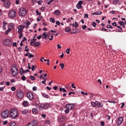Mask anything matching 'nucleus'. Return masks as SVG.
Here are the masks:
<instances>
[{"mask_svg": "<svg viewBox=\"0 0 126 126\" xmlns=\"http://www.w3.org/2000/svg\"><path fill=\"white\" fill-rule=\"evenodd\" d=\"M6 24H7V23L6 22H3V27H5L6 26Z\"/></svg>", "mask_w": 126, "mask_h": 126, "instance_id": "55", "label": "nucleus"}, {"mask_svg": "<svg viewBox=\"0 0 126 126\" xmlns=\"http://www.w3.org/2000/svg\"><path fill=\"white\" fill-rule=\"evenodd\" d=\"M102 14V12L97 11L92 13V15H101Z\"/></svg>", "mask_w": 126, "mask_h": 126, "instance_id": "17", "label": "nucleus"}, {"mask_svg": "<svg viewBox=\"0 0 126 126\" xmlns=\"http://www.w3.org/2000/svg\"><path fill=\"white\" fill-rule=\"evenodd\" d=\"M113 4L116 5V4H121V2L120 0H115L113 1Z\"/></svg>", "mask_w": 126, "mask_h": 126, "instance_id": "22", "label": "nucleus"}, {"mask_svg": "<svg viewBox=\"0 0 126 126\" xmlns=\"http://www.w3.org/2000/svg\"><path fill=\"white\" fill-rule=\"evenodd\" d=\"M32 58H34V55H32V54L30 53L29 55V59H31Z\"/></svg>", "mask_w": 126, "mask_h": 126, "instance_id": "38", "label": "nucleus"}, {"mask_svg": "<svg viewBox=\"0 0 126 126\" xmlns=\"http://www.w3.org/2000/svg\"><path fill=\"white\" fill-rule=\"evenodd\" d=\"M10 31H11V30H10V29H8V30L5 32V34L6 35H8V33H9V32H10Z\"/></svg>", "mask_w": 126, "mask_h": 126, "instance_id": "31", "label": "nucleus"}, {"mask_svg": "<svg viewBox=\"0 0 126 126\" xmlns=\"http://www.w3.org/2000/svg\"><path fill=\"white\" fill-rule=\"evenodd\" d=\"M64 119H65V117H62L61 118L59 119V121H60V122L63 121V120H64Z\"/></svg>", "mask_w": 126, "mask_h": 126, "instance_id": "46", "label": "nucleus"}, {"mask_svg": "<svg viewBox=\"0 0 126 126\" xmlns=\"http://www.w3.org/2000/svg\"><path fill=\"white\" fill-rule=\"evenodd\" d=\"M119 24L121 25V26H124L125 25V22H124L123 21H121L118 22Z\"/></svg>", "mask_w": 126, "mask_h": 126, "instance_id": "30", "label": "nucleus"}, {"mask_svg": "<svg viewBox=\"0 0 126 126\" xmlns=\"http://www.w3.org/2000/svg\"><path fill=\"white\" fill-rule=\"evenodd\" d=\"M89 95H90L91 96H90V98H92V97H93V95H94V94L93 93H89Z\"/></svg>", "mask_w": 126, "mask_h": 126, "instance_id": "57", "label": "nucleus"}, {"mask_svg": "<svg viewBox=\"0 0 126 126\" xmlns=\"http://www.w3.org/2000/svg\"><path fill=\"white\" fill-rule=\"evenodd\" d=\"M77 33V30L76 29H72V32H71V34H76Z\"/></svg>", "mask_w": 126, "mask_h": 126, "instance_id": "24", "label": "nucleus"}, {"mask_svg": "<svg viewBox=\"0 0 126 126\" xmlns=\"http://www.w3.org/2000/svg\"><path fill=\"white\" fill-rule=\"evenodd\" d=\"M49 107H50L49 103H41L40 104V108H42V109H44L45 110H47Z\"/></svg>", "mask_w": 126, "mask_h": 126, "instance_id": "11", "label": "nucleus"}, {"mask_svg": "<svg viewBox=\"0 0 126 126\" xmlns=\"http://www.w3.org/2000/svg\"><path fill=\"white\" fill-rule=\"evenodd\" d=\"M41 95H42V97H43L44 98H46V99H49V98H50V96H49V95L46 94V93H42L41 94Z\"/></svg>", "mask_w": 126, "mask_h": 126, "instance_id": "16", "label": "nucleus"}, {"mask_svg": "<svg viewBox=\"0 0 126 126\" xmlns=\"http://www.w3.org/2000/svg\"><path fill=\"white\" fill-rule=\"evenodd\" d=\"M107 28H110L111 29H113V26H112L111 25H107Z\"/></svg>", "mask_w": 126, "mask_h": 126, "instance_id": "48", "label": "nucleus"}, {"mask_svg": "<svg viewBox=\"0 0 126 126\" xmlns=\"http://www.w3.org/2000/svg\"><path fill=\"white\" fill-rule=\"evenodd\" d=\"M92 25V26H93V27H96V26L97 25V23L95 22H93Z\"/></svg>", "mask_w": 126, "mask_h": 126, "instance_id": "40", "label": "nucleus"}, {"mask_svg": "<svg viewBox=\"0 0 126 126\" xmlns=\"http://www.w3.org/2000/svg\"><path fill=\"white\" fill-rule=\"evenodd\" d=\"M49 37H50V33L47 34V32H44L42 35V39H45L46 40H48Z\"/></svg>", "mask_w": 126, "mask_h": 126, "instance_id": "14", "label": "nucleus"}, {"mask_svg": "<svg viewBox=\"0 0 126 126\" xmlns=\"http://www.w3.org/2000/svg\"><path fill=\"white\" fill-rule=\"evenodd\" d=\"M54 0H46V1H47V4H51V2L52 1H53Z\"/></svg>", "mask_w": 126, "mask_h": 126, "instance_id": "42", "label": "nucleus"}, {"mask_svg": "<svg viewBox=\"0 0 126 126\" xmlns=\"http://www.w3.org/2000/svg\"><path fill=\"white\" fill-rule=\"evenodd\" d=\"M40 44L39 42H34L32 45H31V46H33L34 47H39Z\"/></svg>", "mask_w": 126, "mask_h": 126, "instance_id": "20", "label": "nucleus"}, {"mask_svg": "<svg viewBox=\"0 0 126 126\" xmlns=\"http://www.w3.org/2000/svg\"><path fill=\"white\" fill-rule=\"evenodd\" d=\"M16 89V88H15V87H12L11 88V90H12V91H15Z\"/></svg>", "mask_w": 126, "mask_h": 126, "instance_id": "52", "label": "nucleus"}, {"mask_svg": "<svg viewBox=\"0 0 126 126\" xmlns=\"http://www.w3.org/2000/svg\"><path fill=\"white\" fill-rule=\"evenodd\" d=\"M21 79L23 81H25V80H26V77H25V76H22L21 77Z\"/></svg>", "mask_w": 126, "mask_h": 126, "instance_id": "41", "label": "nucleus"}, {"mask_svg": "<svg viewBox=\"0 0 126 126\" xmlns=\"http://www.w3.org/2000/svg\"><path fill=\"white\" fill-rule=\"evenodd\" d=\"M26 24V25H27L28 26H29V25H30V24H31V22H27V23H25Z\"/></svg>", "mask_w": 126, "mask_h": 126, "instance_id": "60", "label": "nucleus"}, {"mask_svg": "<svg viewBox=\"0 0 126 126\" xmlns=\"http://www.w3.org/2000/svg\"><path fill=\"white\" fill-rule=\"evenodd\" d=\"M23 27L24 28H28L29 27V26L26 25V24H25V23H23Z\"/></svg>", "mask_w": 126, "mask_h": 126, "instance_id": "47", "label": "nucleus"}, {"mask_svg": "<svg viewBox=\"0 0 126 126\" xmlns=\"http://www.w3.org/2000/svg\"><path fill=\"white\" fill-rule=\"evenodd\" d=\"M36 41H37V39L35 38V36H33V38L31 39L30 45H33V43H36Z\"/></svg>", "mask_w": 126, "mask_h": 126, "instance_id": "18", "label": "nucleus"}, {"mask_svg": "<svg viewBox=\"0 0 126 126\" xmlns=\"http://www.w3.org/2000/svg\"><path fill=\"white\" fill-rule=\"evenodd\" d=\"M60 67L62 69H63L64 68V64L63 63H61Z\"/></svg>", "mask_w": 126, "mask_h": 126, "instance_id": "33", "label": "nucleus"}, {"mask_svg": "<svg viewBox=\"0 0 126 126\" xmlns=\"http://www.w3.org/2000/svg\"><path fill=\"white\" fill-rule=\"evenodd\" d=\"M17 96L19 99H22L24 97L23 92L20 90H18L17 91Z\"/></svg>", "mask_w": 126, "mask_h": 126, "instance_id": "8", "label": "nucleus"}, {"mask_svg": "<svg viewBox=\"0 0 126 126\" xmlns=\"http://www.w3.org/2000/svg\"><path fill=\"white\" fill-rule=\"evenodd\" d=\"M79 25H78V23L75 22V28H78Z\"/></svg>", "mask_w": 126, "mask_h": 126, "instance_id": "39", "label": "nucleus"}, {"mask_svg": "<svg viewBox=\"0 0 126 126\" xmlns=\"http://www.w3.org/2000/svg\"><path fill=\"white\" fill-rule=\"evenodd\" d=\"M69 111L70 110L69 109L66 108V109L64 110V113H65V114H68V113H69Z\"/></svg>", "mask_w": 126, "mask_h": 126, "instance_id": "44", "label": "nucleus"}, {"mask_svg": "<svg viewBox=\"0 0 126 126\" xmlns=\"http://www.w3.org/2000/svg\"><path fill=\"white\" fill-rule=\"evenodd\" d=\"M34 69H36V67H35L34 65H32V71H34Z\"/></svg>", "mask_w": 126, "mask_h": 126, "instance_id": "50", "label": "nucleus"}, {"mask_svg": "<svg viewBox=\"0 0 126 126\" xmlns=\"http://www.w3.org/2000/svg\"><path fill=\"white\" fill-rule=\"evenodd\" d=\"M15 3H16V4H19V3H20L19 0H16Z\"/></svg>", "mask_w": 126, "mask_h": 126, "instance_id": "63", "label": "nucleus"}, {"mask_svg": "<svg viewBox=\"0 0 126 126\" xmlns=\"http://www.w3.org/2000/svg\"><path fill=\"white\" fill-rule=\"evenodd\" d=\"M38 123L36 120H32V122L29 123L26 126H37Z\"/></svg>", "mask_w": 126, "mask_h": 126, "instance_id": "10", "label": "nucleus"}, {"mask_svg": "<svg viewBox=\"0 0 126 126\" xmlns=\"http://www.w3.org/2000/svg\"><path fill=\"white\" fill-rule=\"evenodd\" d=\"M30 79H31V80L33 81V80H35V77L33 76L32 75H31L30 76Z\"/></svg>", "mask_w": 126, "mask_h": 126, "instance_id": "43", "label": "nucleus"}, {"mask_svg": "<svg viewBox=\"0 0 126 126\" xmlns=\"http://www.w3.org/2000/svg\"><path fill=\"white\" fill-rule=\"evenodd\" d=\"M27 97L29 99V100H33L34 99V96L33 95V94L32 93H28L27 94Z\"/></svg>", "mask_w": 126, "mask_h": 126, "instance_id": "13", "label": "nucleus"}, {"mask_svg": "<svg viewBox=\"0 0 126 126\" xmlns=\"http://www.w3.org/2000/svg\"><path fill=\"white\" fill-rule=\"evenodd\" d=\"M10 117L11 119H16L17 117H18L17 110L14 109H12L10 111Z\"/></svg>", "mask_w": 126, "mask_h": 126, "instance_id": "2", "label": "nucleus"}, {"mask_svg": "<svg viewBox=\"0 0 126 126\" xmlns=\"http://www.w3.org/2000/svg\"><path fill=\"white\" fill-rule=\"evenodd\" d=\"M82 3H83V1H82V0H80L78 2V4H80V5H82Z\"/></svg>", "mask_w": 126, "mask_h": 126, "instance_id": "54", "label": "nucleus"}, {"mask_svg": "<svg viewBox=\"0 0 126 126\" xmlns=\"http://www.w3.org/2000/svg\"><path fill=\"white\" fill-rule=\"evenodd\" d=\"M69 31H70V27H66V28L65 29V32L67 33V32H69Z\"/></svg>", "mask_w": 126, "mask_h": 126, "instance_id": "25", "label": "nucleus"}, {"mask_svg": "<svg viewBox=\"0 0 126 126\" xmlns=\"http://www.w3.org/2000/svg\"><path fill=\"white\" fill-rule=\"evenodd\" d=\"M17 29L18 33L20 34L19 36V39H21V38H22V36H23V33H22V32H23V29H24L23 26L20 25L18 27Z\"/></svg>", "mask_w": 126, "mask_h": 126, "instance_id": "3", "label": "nucleus"}, {"mask_svg": "<svg viewBox=\"0 0 126 126\" xmlns=\"http://www.w3.org/2000/svg\"><path fill=\"white\" fill-rule=\"evenodd\" d=\"M118 32H124V31L123 30V28H121L117 30Z\"/></svg>", "mask_w": 126, "mask_h": 126, "instance_id": "53", "label": "nucleus"}, {"mask_svg": "<svg viewBox=\"0 0 126 126\" xmlns=\"http://www.w3.org/2000/svg\"><path fill=\"white\" fill-rule=\"evenodd\" d=\"M32 114H36V113H37V109H36V108L32 109Z\"/></svg>", "mask_w": 126, "mask_h": 126, "instance_id": "37", "label": "nucleus"}, {"mask_svg": "<svg viewBox=\"0 0 126 126\" xmlns=\"http://www.w3.org/2000/svg\"><path fill=\"white\" fill-rule=\"evenodd\" d=\"M76 7L78 9H80L82 7V5H80L79 4H77Z\"/></svg>", "mask_w": 126, "mask_h": 126, "instance_id": "32", "label": "nucleus"}, {"mask_svg": "<svg viewBox=\"0 0 126 126\" xmlns=\"http://www.w3.org/2000/svg\"><path fill=\"white\" fill-rule=\"evenodd\" d=\"M112 25H113L115 27H117V26H118V25H117V22H116L112 23Z\"/></svg>", "mask_w": 126, "mask_h": 126, "instance_id": "45", "label": "nucleus"}, {"mask_svg": "<svg viewBox=\"0 0 126 126\" xmlns=\"http://www.w3.org/2000/svg\"><path fill=\"white\" fill-rule=\"evenodd\" d=\"M21 112L23 115H26L29 113L28 110L27 109H23V110H21Z\"/></svg>", "mask_w": 126, "mask_h": 126, "instance_id": "19", "label": "nucleus"}, {"mask_svg": "<svg viewBox=\"0 0 126 126\" xmlns=\"http://www.w3.org/2000/svg\"><path fill=\"white\" fill-rule=\"evenodd\" d=\"M11 72L13 77H16V76L18 73V69L16 68V65H12V66L11 67Z\"/></svg>", "mask_w": 126, "mask_h": 126, "instance_id": "1", "label": "nucleus"}, {"mask_svg": "<svg viewBox=\"0 0 126 126\" xmlns=\"http://www.w3.org/2000/svg\"><path fill=\"white\" fill-rule=\"evenodd\" d=\"M49 20L50 22H52V23H55L56 22V21H55V19H54L53 18H50Z\"/></svg>", "mask_w": 126, "mask_h": 126, "instance_id": "34", "label": "nucleus"}, {"mask_svg": "<svg viewBox=\"0 0 126 126\" xmlns=\"http://www.w3.org/2000/svg\"><path fill=\"white\" fill-rule=\"evenodd\" d=\"M9 115V111L7 110L2 111L1 113V116L2 119H7V118H8Z\"/></svg>", "mask_w": 126, "mask_h": 126, "instance_id": "4", "label": "nucleus"}, {"mask_svg": "<svg viewBox=\"0 0 126 126\" xmlns=\"http://www.w3.org/2000/svg\"><path fill=\"white\" fill-rule=\"evenodd\" d=\"M123 121L124 118L123 117H120L117 120V126H121V125H122V124L123 123Z\"/></svg>", "mask_w": 126, "mask_h": 126, "instance_id": "12", "label": "nucleus"}, {"mask_svg": "<svg viewBox=\"0 0 126 126\" xmlns=\"http://www.w3.org/2000/svg\"><path fill=\"white\" fill-rule=\"evenodd\" d=\"M3 44L7 46V47H10L12 45V41H11L10 39H5L3 40Z\"/></svg>", "mask_w": 126, "mask_h": 126, "instance_id": "6", "label": "nucleus"}, {"mask_svg": "<svg viewBox=\"0 0 126 126\" xmlns=\"http://www.w3.org/2000/svg\"><path fill=\"white\" fill-rule=\"evenodd\" d=\"M59 91H60V92H62L63 91L64 93H65V92H66V90H65V89H64V88H60Z\"/></svg>", "mask_w": 126, "mask_h": 126, "instance_id": "29", "label": "nucleus"}, {"mask_svg": "<svg viewBox=\"0 0 126 126\" xmlns=\"http://www.w3.org/2000/svg\"><path fill=\"white\" fill-rule=\"evenodd\" d=\"M35 13H36V15H41V12H39L38 10H36Z\"/></svg>", "mask_w": 126, "mask_h": 126, "instance_id": "51", "label": "nucleus"}, {"mask_svg": "<svg viewBox=\"0 0 126 126\" xmlns=\"http://www.w3.org/2000/svg\"><path fill=\"white\" fill-rule=\"evenodd\" d=\"M15 27V25L13 23H10L9 24L8 26V29H10V30H12L13 28Z\"/></svg>", "mask_w": 126, "mask_h": 126, "instance_id": "15", "label": "nucleus"}, {"mask_svg": "<svg viewBox=\"0 0 126 126\" xmlns=\"http://www.w3.org/2000/svg\"><path fill=\"white\" fill-rule=\"evenodd\" d=\"M10 126H15V123L12 122L10 124Z\"/></svg>", "mask_w": 126, "mask_h": 126, "instance_id": "61", "label": "nucleus"}, {"mask_svg": "<svg viewBox=\"0 0 126 126\" xmlns=\"http://www.w3.org/2000/svg\"><path fill=\"white\" fill-rule=\"evenodd\" d=\"M7 121H5L3 122V125H4V126H5V125H7Z\"/></svg>", "mask_w": 126, "mask_h": 126, "instance_id": "62", "label": "nucleus"}, {"mask_svg": "<svg viewBox=\"0 0 126 126\" xmlns=\"http://www.w3.org/2000/svg\"><path fill=\"white\" fill-rule=\"evenodd\" d=\"M53 88L54 89V90H58V86L53 87Z\"/></svg>", "mask_w": 126, "mask_h": 126, "instance_id": "64", "label": "nucleus"}, {"mask_svg": "<svg viewBox=\"0 0 126 126\" xmlns=\"http://www.w3.org/2000/svg\"><path fill=\"white\" fill-rule=\"evenodd\" d=\"M96 106H97L98 108H102V107H103V104L100 102L97 101Z\"/></svg>", "mask_w": 126, "mask_h": 126, "instance_id": "23", "label": "nucleus"}, {"mask_svg": "<svg viewBox=\"0 0 126 126\" xmlns=\"http://www.w3.org/2000/svg\"><path fill=\"white\" fill-rule=\"evenodd\" d=\"M19 15L20 16H25L26 15V9L24 8H20L19 9Z\"/></svg>", "mask_w": 126, "mask_h": 126, "instance_id": "5", "label": "nucleus"}, {"mask_svg": "<svg viewBox=\"0 0 126 126\" xmlns=\"http://www.w3.org/2000/svg\"><path fill=\"white\" fill-rule=\"evenodd\" d=\"M12 46H13V47H16V46H17V44H16V42H13L12 43Z\"/></svg>", "mask_w": 126, "mask_h": 126, "instance_id": "58", "label": "nucleus"}, {"mask_svg": "<svg viewBox=\"0 0 126 126\" xmlns=\"http://www.w3.org/2000/svg\"><path fill=\"white\" fill-rule=\"evenodd\" d=\"M56 23L57 25H61V22H60V21H57L56 22Z\"/></svg>", "mask_w": 126, "mask_h": 126, "instance_id": "59", "label": "nucleus"}, {"mask_svg": "<svg viewBox=\"0 0 126 126\" xmlns=\"http://www.w3.org/2000/svg\"><path fill=\"white\" fill-rule=\"evenodd\" d=\"M22 104L24 107H27V106H28V105L29 104V102L25 100L23 102Z\"/></svg>", "mask_w": 126, "mask_h": 126, "instance_id": "21", "label": "nucleus"}, {"mask_svg": "<svg viewBox=\"0 0 126 126\" xmlns=\"http://www.w3.org/2000/svg\"><path fill=\"white\" fill-rule=\"evenodd\" d=\"M92 107H96V106H97V101H96L95 102H92Z\"/></svg>", "mask_w": 126, "mask_h": 126, "instance_id": "28", "label": "nucleus"}, {"mask_svg": "<svg viewBox=\"0 0 126 126\" xmlns=\"http://www.w3.org/2000/svg\"><path fill=\"white\" fill-rule=\"evenodd\" d=\"M87 26L86 25H84L82 26V29L83 30H86Z\"/></svg>", "mask_w": 126, "mask_h": 126, "instance_id": "49", "label": "nucleus"}, {"mask_svg": "<svg viewBox=\"0 0 126 126\" xmlns=\"http://www.w3.org/2000/svg\"><path fill=\"white\" fill-rule=\"evenodd\" d=\"M35 106L36 107V109H39V110H40V109L41 108V105H39L38 104H35Z\"/></svg>", "mask_w": 126, "mask_h": 126, "instance_id": "36", "label": "nucleus"}, {"mask_svg": "<svg viewBox=\"0 0 126 126\" xmlns=\"http://www.w3.org/2000/svg\"><path fill=\"white\" fill-rule=\"evenodd\" d=\"M8 16L10 18H14L16 16V11L14 10H10L8 12Z\"/></svg>", "mask_w": 126, "mask_h": 126, "instance_id": "7", "label": "nucleus"}, {"mask_svg": "<svg viewBox=\"0 0 126 126\" xmlns=\"http://www.w3.org/2000/svg\"><path fill=\"white\" fill-rule=\"evenodd\" d=\"M60 13H61V12H60V10H56L54 12V14H55V15H60Z\"/></svg>", "mask_w": 126, "mask_h": 126, "instance_id": "26", "label": "nucleus"}, {"mask_svg": "<svg viewBox=\"0 0 126 126\" xmlns=\"http://www.w3.org/2000/svg\"><path fill=\"white\" fill-rule=\"evenodd\" d=\"M70 48H68L65 50V52L66 53V54L67 55H69V53H70Z\"/></svg>", "mask_w": 126, "mask_h": 126, "instance_id": "35", "label": "nucleus"}, {"mask_svg": "<svg viewBox=\"0 0 126 126\" xmlns=\"http://www.w3.org/2000/svg\"><path fill=\"white\" fill-rule=\"evenodd\" d=\"M74 107H75V105L73 103H70V104H67L65 106L64 108L65 109H69L70 110H73L74 109Z\"/></svg>", "mask_w": 126, "mask_h": 126, "instance_id": "9", "label": "nucleus"}, {"mask_svg": "<svg viewBox=\"0 0 126 126\" xmlns=\"http://www.w3.org/2000/svg\"><path fill=\"white\" fill-rule=\"evenodd\" d=\"M100 125L102 126H105V122H104L103 121H101L100 122Z\"/></svg>", "mask_w": 126, "mask_h": 126, "instance_id": "56", "label": "nucleus"}, {"mask_svg": "<svg viewBox=\"0 0 126 126\" xmlns=\"http://www.w3.org/2000/svg\"><path fill=\"white\" fill-rule=\"evenodd\" d=\"M20 73L21 75H23V74H24V70L23 69V68H21L20 70Z\"/></svg>", "mask_w": 126, "mask_h": 126, "instance_id": "27", "label": "nucleus"}]
</instances>
